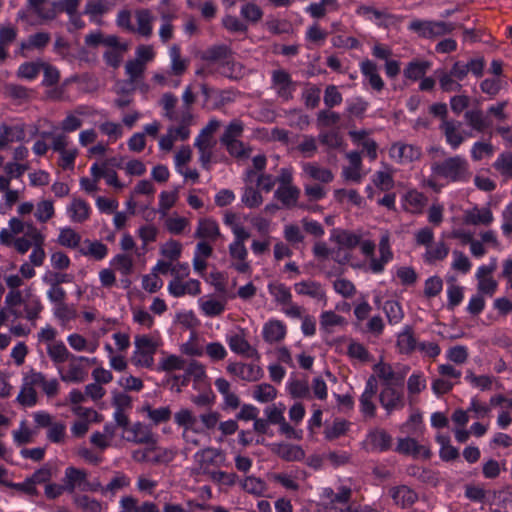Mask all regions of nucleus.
<instances>
[{"instance_id": "obj_1", "label": "nucleus", "mask_w": 512, "mask_h": 512, "mask_svg": "<svg viewBox=\"0 0 512 512\" xmlns=\"http://www.w3.org/2000/svg\"><path fill=\"white\" fill-rule=\"evenodd\" d=\"M219 413L209 411L197 416L190 408H180L174 413V423L181 430V437L187 447H197L203 438H209V431L219 422Z\"/></svg>"}, {"instance_id": "obj_2", "label": "nucleus", "mask_w": 512, "mask_h": 512, "mask_svg": "<svg viewBox=\"0 0 512 512\" xmlns=\"http://www.w3.org/2000/svg\"><path fill=\"white\" fill-rule=\"evenodd\" d=\"M431 176L427 185L436 189L434 179H442L447 183H466L471 177L470 165L461 155H454L431 165Z\"/></svg>"}, {"instance_id": "obj_3", "label": "nucleus", "mask_w": 512, "mask_h": 512, "mask_svg": "<svg viewBox=\"0 0 512 512\" xmlns=\"http://www.w3.org/2000/svg\"><path fill=\"white\" fill-rule=\"evenodd\" d=\"M363 255L369 258V270L374 274H380L384 271L385 266L393 260V251L390 247V235L384 232L381 235L378 252L379 256H374L375 243L371 240H363L359 242Z\"/></svg>"}, {"instance_id": "obj_4", "label": "nucleus", "mask_w": 512, "mask_h": 512, "mask_svg": "<svg viewBox=\"0 0 512 512\" xmlns=\"http://www.w3.org/2000/svg\"><path fill=\"white\" fill-rule=\"evenodd\" d=\"M161 345V339L157 334L136 335L134 338V351L131 357L136 367L150 368L154 364V355Z\"/></svg>"}, {"instance_id": "obj_5", "label": "nucleus", "mask_w": 512, "mask_h": 512, "mask_svg": "<svg viewBox=\"0 0 512 512\" xmlns=\"http://www.w3.org/2000/svg\"><path fill=\"white\" fill-rule=\"evenodd\" d=\"M8 311L15 318H25L35 326L36 321L44 309L40 296L31 287L25 288L21 294V300L17 306L7 307Z\"/></svg>"}, {"instance_id": "obj_6", "label": "nucleus", "mask_w": 512, "mask_h": 512, "mask_svg": "<svg viewBox=\"0 0 512 512\" xmlns=\"http://www.w3.org/2000/svg\"><path fill=\"white\" fill-rule=\"evenodd\" d=\"M178 126H170L166 134L159 138V148L169 152L173 149L176 141H184L190 136V126L193 122V115L188 109L181 110Z\"/></svg>"}, {"instance_id": "obj_7", "label": "nucleus", "mask_w": 512, "mask_h": 512, "mask_svg": "<svg viewBox=\"0 0 512 512\" xmlns=\"http://www.w3.org/2000/svg\"><path fill=\"white\" fill-rule=\"evenodd\" d=\"M351 496V489L347 486H341L338 492L330 487L322 488L320 493V502L317 505L318 512H344L348 506Z\"/></svg>"}, {"instance_id": "obj_8", "label": "nucleus", "mask_w": 512, "mask_h": 512, "mask_svg": "<svg viewBox=\"0 0 512 512\" xmlns=\"http://www.w3.org/2000/svg\"><path fill=\"white\" fill-rule=\"evenodd\" d=\"M51 148L59 154L58 165L63 170H73L75 160L79 154L78 149L72 145L70 138L64 134L51 135Z\"/></svg>"}, {"instance_id": "obj_9", "label": "nucleus", "mask_w": 512, "mask_h": 512, "mask_svg": "<svg viewBox=\"0 0 512 512\" xmlns=\"http://www.w3.org/2000/svg\"><path fill=\"white\" fill-rule=\"evenodd\" d=\"M409 30L422 38H435L452 32L455 28L453 23L445 21L415 19L409 23Z\"/></svg>"}, {"instance_id": "obj_10", "label": "nucleus", "mask_w": 512, "mask_h": 512, "mask_svg": "<svg viewBox=\"0 0 512 512\" xmlns=\"http://www.w3.org/2000/svg\"><path fill=\"white\" fill-rule=\"evenodd\" d=\"M439 128L452 150H457L466 139L472 137L471 132L466 131L462 122L457 120L442 119Z\"/></svg>"}, {"instance_id": "obj_11", "label": "nucleus", "mask_w": 512, "mask_h": 512, "mask_svg": "<svg viewBox=\"0 0 512 512\" xmlns=\"http://www.w3.org/2000/svg\"><path fill=\"white\" fill-rule=\"evenodd\" d=\"M193 458L195 463L204 472H208L211 467L219 468L228 466L225 452L215 447L200 449L194 454Z\"/></svg>"}, {"instance_id": "obj_12", "label": "nucleus", "mask_w": 512, "mask_h": 512, "mask_svg": "<svg viewBox=\"0 0 512 512\" xmlns=\"http://www.w3.org/2000/svg\"><path fill=\"white\" fill-rule=\"evenodd\" d=\"M83 361H89V358L83 356H75L73 355L68 360V365L66 368L59 366L57 368L58 375L60 379L65 383H82L87 378V370L82 365Z\"/></svg>"}, {"instance_id": "obj_13", "label": "nucleus", "mask_w": 512, "mask_h": 512, "mask_svg": "<svg viewBox=\"0 0 512 512\" xmlns=\"http://www.w3.org/2000/svg\"><path fill=\"white\" fill-rule=\"evenodd\" d=\"M63 484L66 488V491L73 492L75 489L80 490H92L96 491L100 488V485H90L87 481V473L82 470L75 468L73 466L67 467L65 469Z\"/></svg>"}, {"instance_id": "obj_14", "label": "nucleus", "mask_w": 512, "mask_h": 512, "mask_svg": "<svg viewBox=\"0 0 512 512\" xmlns=\"http://www.w3.org/2000/svg\"><path fill=\"white\" fill-rule=\"evenodd\" d=\"M379 400L381 406L387 413L401 409L404 406L402 385H388L382 387Z\"/></svg>"}, {"instance_id": "obj_15", "label": "nucleus", "mask_w": 512, "mask_h": 512, "mask_svg": "<svg viewBox=\"0 0 512 512\" xmlns=\"http://www.w3.org/2000/svg\"><path fill=\"white\" fill-rule=\"evenodd\" d=\"M226 369L231 375L247 382H255L263 377L262 368L255 363L231 362Z\"/></svg>"}, {"instance_id": "obj_16", "label": "nucleus", "mask_w": 512, "mask_h": 512, "mask_svg": "<svg viewBox=\"0 0 512 512\" xmlns=\"http://www.w3.org/2000/svg\"><path fill=\"white\" fill-rule=\"evenodd\" d=\"M389 155L399 164H409L420 158L421 149L412 144L397 142L390 147Z\"/></svg>"}, {"instance_id": "obj_17", "label": "nucleus", "mask_w": 512, "mask_h": 512, "mask_svg": "<svg viewBox=\"0 0 512 512\" xmlns=\"http://www.w3.org/2000/svg\"><path fill=\"white\" fill-rule=\"evenodd\" d=\"M294 291L301 296H307L316 302L327 304L326 292L323 285L315 280H303L294 284Z\"/></svg>"}, {"instance_id": "obj_18", "label": "nucleus", "mask_w": 512, "mask_h": 512, "mask_svg": "<svg viewBox=\"0 0 512 512\" xmlns=\"http://www.w3.org/2000/svg\"><path fill=\"white\" fill-rule=\"evenodd\" d=\"M391 442L392 437L385 430L375 428L367 434L363 447L369 452H383L390 448Z\"/></svg>"}, {"instance_id": "obj_19", "label": "nucleus", "mask_w": 512, "mask_h": 512, "mask_svg": "<svg viewBox=\"0 0 512 512\" xmlns=\"http://www.w3.org/2000/svg\"><path fill=\"white\" fill-rule=\"evenodd\" d=\"M231 266L239 273H250L251 265L247 261L248 251L245 243L231 242L229 245Z\"/></svg>"}, {"instance_id": "obj_20", "label": "nucleus", "mask_w": 512, "mask_h": 512, "mask_svg": "<svg viewBox=\"0 0 512 512\" xmlns=\"http://www.w3.org/2000/svg\"><path fill=\"white\" fill-rule=\"evenodd\" d=\"M255 176V172L252 170L247 171L245 176V186L242 189L241 202L242 204L250 209L258 208L263 203V196L259 189H256L252 185V178Z\"/></svg>"}, {"instance_id": "obj_21", "label": "nucleus", "mask_w": 512, "mask_h": 512, "mask_svg": "<svg viewBox=\"0 0 512 512\" xmlns=\"http://www.w3.org/2000/svg\"><path fill=\"white\" fill-rule=\"evenodd\" d=\"M490 404L498 407L497 425L501 429L508 428L512 423V398L503 395L491 397Z\"/></svg>"}, {"instance_id": "obj_22", "label": "nucleus", "mask_w": 512, "mask_h": 512, "mask_svg": "<svg viewBox=\"0 0 512 512\" xmlns=\"http://www.w3.org/2000/svg\"><path fill=\"white\" fill-rule=\"evenodd\" d=\"M225 340L233 353L250 357L254 353V349L247 341L244 330L231 331L226 334Z\"/></svg>"}, {"instance_id": "obj_23", "label": "nucleus", "mask_w": 512, "mask_h": 512, "mask_svg": "<svg viewBox=\"0 0 512 512\" xmlns=\"http://www.w3.org/2000/svg\"><path fill=\"white\" fill-rule=\"evenodd\" d=\"M167 290L173 297H182L185 295H198L201 291L200 282L196 279H172L167 286Z\"/></svg>"}, {"instance_id": "obj_24", "label": "nucleus", "mask_w": 512, "mask_h": 512, "mask_svg": "<svg viewBox=\"0 0 512 512\" xmlns=\"http://www.w3.org/2000/svg\"><path fill=\"white\" fill-rule=\"evenodd\" d=\"M377 392V382L374 376H371L365 385V389L360 397V410L365 417L372 418L376 412L374 397Z\"/></svg>"}, {"instance_id": "obj_25", "label": "nucleus", "mask_w": 512, "mask_h": 512, "mask_svg": "<svg viewBox=\"0 0 512 512\" xmlns=\"http://www.w3.org/2000/svg\"><path fill=\"white\" fill-rule=\"evenodd\" d=\"M66 214L71 222L83 223L90 217L91 206L84 199L73 197L66 206Z\"/></svg>"}, {"instance_id": "obj_26", "label": "nucleus", "mask_w": 512, "mask_h": 512, "mask_svg": "<svg viewBox=\"0 0 512 512\" xmlns=\"http://www.w3.org/2000/svg\"><path fill=\"white\" fill-rule=\"evenodd\" d=\"M8 227L15 237L20 234L30 237L34 241L44 242V235L40 230L31 222H24L18 217H13L9 220Z\"/></svg>"}, {"instance_id": "obj_27", "label": "nucleus", "mask_w": 512, "mask_h": 512, "mask_svg": "<svg viewBox=\"0 0 512 512\" xmlns=\"http://www.w3.org/2000/svg\"><path fill=\"white\" fill-rule=\"evenodd\" d=\"M262 337L269 344H276L284 340L287 327L281 320L270 319L262 327Z\"/></svg>"}, {"instance_id": "obj_28", "label": "nucleus", "mask_w": 512, "mask_h": 512, "mask_svg": "<svg viewBox=\"0 0 512 512\" xmlns=\"http://www.w3.org/2000/svg\"><path fill=\"white\" fill-rule=\"evenodd\" d=\"M125 439L137 444H154L156 442L151 429L140 422L133 424L125 430Z\"/></svg>"}, {"instance_id": "obj_29", "label": "nucleus", "mask_w": 512, "mask_h": 512, "mask_svg": "<svg viewBox=\"0 0 512 512\" xmlns=\"http://www.w3.org/2000/svg\"><path fill=\"white\" fill-rule=\"evenodd\" d=\"M373 370L383 387L403 384L404 375L397 373L389 363L380 361L374 365Z\"/></svg>"}, {"instance_id": "obj_30", "label": "nucleus", "mask_w": 512, "mask_h": 512, "mask_svg": "<svg viewBox=\"0 0 512 512\" xmlns=\"http://www.w3.org/2000/svg\"><path fill=\"white\" fill-rule=\"evenodd\" d=\"M396 450L401 454L410 455L415 458L422 457L427 459L431 455L430 449L426 445L419 444L410 437L398 439Z\"/></svg>"}, {"instance_id": "obj_31", "label": "nucleus", "mask_w": 512, "mask_h": 512, "mask_svg": "<svg viewBox=\"0 0 512 512\" xmlns=\"http://www.w3.org/2000/svg\"><path fill=\"white\" fill-rule=\"evenodd\" d=\"M348 165L342 169V177L345 181L359 183L364 173L362 172V161L358 152H350L347 154Z\"/></svg>"}, {"instance_id": "obj_32", "label": "nucleus", "mask_w": 512, "mask_h": 512, "mask_svg": "<svg viewBox=\"0 0 512 512\" xmlns=\"http://www.w3.org/2000/svg\"><path fill=\"white\" fill-rule=\"evenodd\" d=\"M494 220L493 213L488 207L474 206L464 211L463 221L468 225H490Z\"/></svg>"}, {"instance_id": "obj_33", "label": "nucleus", "mask_w": 512, "mask_h": 512, "mask_svg": "<svg viewBox=\"0 0 512 512\" xmlns=\"http://www.w3.org/2000/svg\"><path fill=\"white\" fill-rule=\"evenodd\" d=\"M136 25H133L131 32L142 37L149 38L153 33L154 16L148 9H138L134 12Z\"/></svg>"}, {"instance_id": "obj_34", "label": "nucleus", "mask_w": 512, "mask_h": 512, "mask_svg": "<svg viewBox=\"0 0 512 512\" xmlns=\"http://www.w3.org/2000/svg\"><path fill=\"white\" fill-rule=\"evenodd\" d=\"M106 244L98 240L85 239L80 245L78 252L80 255L88 257L94 261H101L108 255Z\"/></svg>"}, {"instance_id": "obj_35", "label": "nucleus", "mask_w": 512, "mask_h": 512, "mask_svg": "<svg viewBox=\"0 0 512 512\" xmlns=\"http://www.w3.org/2000/svg\"><path fill=\"white\" fill-rule=\"evenodd\" d=\"M4 282L9 288V292L5 296L6 307L17 306L23 293V290L19 289L23 285V278L18 274H7L4 276Z\"/></svg>"}, {"instance_id": "obj_36", "label": "nucleus", "mask_w": 512, "mask_h": 512, "mask_svg": "<svg viewBox=\"0 0 512 512\" xmlns=\"http://www.w3.org/2000/svg\"><path fill=\"white\" fill-rule=\"evenodd\" d=\"M389 494L394 503L402 508L412 506L418 499L416 492L406 485L392 487Z\"/></svg>"}, {"instance_id": "obj_37", "label": "nucleus", "mask_w": 512, "mask_h": 512, "mask_svg": "<svg viewBox=\"0 0 512 512\" xmlns=\"http://www.w3.org/2000/svg\"><path fill=\"white\" fill-rule=\"evenodd\" d=\"M35 383H31L30 372L23 377V383L16 401L23 407H32L37 403Z\"/></svg>"}, {"instance_id": "obj_38", "label": "nucleus", "mask_w": 512, "mask_h": 512, "mask_svg": "<svg viewBox=\"0 0 512 512\" xmlns=\"http://www.w3.org/2000/svg\"><path fill=\"white\" fill-rule=\"evenodd\" d=\"M31 383H35V386L42 388L43 392L48 397H54L59 391V382L56 378L48 379L43 373L37 371H30Z\"/></svg>"}, {"instance_id": "obj_39", "label": "nucleus", "mask_w": 512, "mask_h": 512, "mask_svg": "<svg viewBox=\"0 0 512 512\" xmlns=\"http://www.w3.org/2000/svg\"><path fill=\"white\" fill-rule=\"evenodd\" d=\"M272 81L273 88L280 97L288 99L291 96L293 85L288 73L283 70L274 71Z\"/></svg>"}, {"instance_id": "obj_40", "label": "nucleus", "mask_w": 512, "mask_h": 512, "mask_svg": "<svg viewBox=\"0 0 512 512\" xmlns=\"http://www.w3.org/2000/svg\"><path fill=\"white\" fill-rule=\"evenodd\" d=\"M274 452L286 461H301L305 452L301 446L290 443H279L274 445Z\"/></svg>"}, {"instance_id": "obj_41", "label": "nucleus", "mask_w": 512, "mask_h": 512, "mask_svg": "<svg viewBox=\"0 0 512 512\" xmlns=\"http://www.w3.org/2000/svg\"><path fill=\"white\" fill-rule=\"evenodd\" d=\"M427 198L417 190H409L402 199L403 208L410 213H420L425 207Z\"/></svg>"}, {"instance_id": "obj_42", "label": "nucleus", "mask_w": 512, "mask_h": 512, "mask_svg": "<svg viewBox=\"0 0 512 512\" xmlns=\"http://www.w3.org/2000/svg\"><path fill=\"white\" fill-rule=\"evenodd\" d=\"M46 352L57 368L62 366L63 363L67 362L73 356L61 340L49 344V346L46 347Z\"/></svg>"}, {"instance_id": "obj_43", "label": "nucleus", "mask_w": 512, "mask_h": 512, "mask_svg": "<svg viewBox=\"0 0 512 512\" xmlns=\"http://www.w3.org/2000/svg\"><path fill=\"white\" fill-rule=\"evenodd\" d=\"M300 196V189L294 186H278L274 192V197L286 208H292L297 205Z\"/></svg>"}, {"instance_id": "obj_44", "label": "nucleus", "mask_w": 512, "mask_h": 512, "mask_svg": "<svg viewBox=\"0 0 512 512\" xmlns=\"http://www.w3.org/2000/svg\"><path fill=\"white\" fill-rule=\"evenodd\" d=\"M68 345L76 352L95 353L99 347L97 340L89 341L78 333H72L67 336Z\"/></svg>"}, {"instance_id": "obj_45", "label": "nucleus", "mask_w": 512, "mask_h": 512, "mask_svg": "<svg viewBox=\"0 0 512 512\" xmlns=\"http://www.w3.org/2000/svg\"><path fill=\"white\" fill-rule=\"evenodd\" d=\"M81 235L73 228L65 226L59 228L57 243L65 248L76 249L80 247Z\"/></svg>"}, {"instance_id": "obj_46", "label": "nucleus", "mask_w": 512, "mask_h": 512, "mask_svg": "<svg viewBox=\"0 0 512 512\" xmlns=\"http://www.w3.org/2000/svg\"><path fill=\"white\" fill-rule=\"evenodd\" d=\"M396 345L399 352L403 354H409L418 347L411 327L405 326L402 331L397 334Z\"/></svg>"}, {"instance_id": "obj_47", "label": "nucleus", "mask_w": 512, "mask_h": 512, "mask_svg": "<svg viewBox=\"0 0 512 512\" xmlns=\"http://www.w3.org/2000/svg\"><path fill=\"white\" fill-rule=\"evenodd\" d=\"M346 319L334 311H324L320 315V327L326 333H333L336 328L344 327Z\"/></svg>"}, {"instance_id": "obj_48", "label": "nucleus", "mask_w": 512, "mask_h": 512, "mask_svg": "<svg viewBox=\"0 0 512 512\" xmlns=\"http://www.w3.org/2000/svg\"><path fill=\"white\" fill-rule=\"evenodd\" d=\"M373 184L381 191H389L394 187V169L384 166L372 176Z\"/></svg>"}, {"instance_id": "obj_49", "label": "nucleus", "mask_w": 512, "mask_h": 512, "mask_svg": "<svg viewBox=\"0 0 512 512\" xmlns=\"http://www.w3.org/2000/svg\"><path fill=\"white\" fill-rule=\"evenodd\" d=\"M329 241L335 245H341L350 251L351 248L359 244L360 238L354 233L334 229L330 234Z\"/></svg>"}, {"instance_id": "obj_50", "label": "nucleus", "mask_w": 512, "mask_h": 512, "mask_svg": "<svg viewBox=\"0 0 512 512\" xmlns=\"http://www.w3.org/2000/svg\"><path fill=\"white\" fill-rule=\"evenodd\" d=\"M220 235L218 224L212 219L198 221L195 237L214 241Z\"/></svg>"}, {"instance_id": "obj_51", "label": "nucleus", "mask_w": 512, "mask_h": 512, "mask_svg": "<svg viewBox=\"0 0 512 512\" xmlns=\"http://www.w3.org/2000/svg\"><path fill=\"white\" fill-rule=\"evenodd\" d=\"M360 67L370 86L377 91H381L384 87V82L377 72L376 65L372 61L366 60L361 63Z\"/></svg>"}, {"instance_id": "obj_52", "label": "nucleus", "mask_w": 512, "mask_h": 512, "mask_svg": "<svg viewBox=\"0 0 512 512\" xmlns=\"http://www.w3.org/2000/svg\"><path fill=\"white\" fill-rule=\"evenodd\" d=\"M303 172L306 176L322 183H329L334 179V175L328 168L321 167L315 163H305Z\"/></svg>"}, {"instance_id": "obj_53", "label": "nucleus", "mask_w": 512, "mask_h": 512, "mask_svg": "<svg viewBox=\"0 0 512 512\" xmlns=\"http://www.w3.org/2000/svg\"><path fill=\"white\" fill-rule=\"evenodd\" d=\"M286 389L293 398L308 399L311 396L310 385L305 379L289 378Z\"/></svg>"}, {"instance_id": "obj_54", "label": "nucleus", "mask_w": 512, "mask_h": 512, "mask_svg": "<svg viewBox=\"0 0 512 512\" xmlns=\"http://www.w3.org/2000/svg\"><path fill=\"white\" fill-rule=\"evenodd\" d=\"M202 313L207 317H215L225 310V302L213 297H201L198 300Z\"/></svg>"}, {"instance_id": "obj_55", "label": "nucleus", "mask_w": 512, "mask_h": 512, "mask_svg": "<svg viewBox=\"0 0 512 512\" xmlns=\"http://www.w3.org/2000/svg\"><path fill=\"white\" fill-rule=\"evenodd\" d=\"M432 63L427 60H413L408 63L404 69V76L410 80L416 81L424 77L431 68Z\"/></svg>"}, {"instance_id": "obj_56", "label": "nucleus", "mask_w": 512, "mask_h": 512, "mask_svg": "<svg viewBox=\"0 0 512 512\" xmlns=\"http://www.w3.org/2000/svg\"><path fill=\"white\" fill-rule=\"evenodd\" d=\"M335 201L342 205L361 206L362 196L355 189H336L333 193Z\"/></svg>"}, {"instance_id": "obj_57", "label": "nucleus", "mask_w": 512, "mask_h": 512, "mask_svg": "<svg viewBox=\"0 0 512 512\" xmlns=\"http://www.w3.org/2000/svg\"><path fill=\"white\" fill-rule=\"evenodd\" d=\"M75 505L84 512H107V505L87 495L74 497Z\"/></svg>"}, {"instance_id": "obj_58", "label": "nucleus", "mask_w": 512, "mask_h": 512, "mask_svg": "<svg viewBox=\"0 0 512 512\" xmlns=\"http://www.w3.org/2000/svg\"><path fill=\"white\" fill-rule=\"evenodd\" d=\"M55 215L54 201L51 199H41L35 205L34 217L40 223H46Z\"/></svg>"}, {"instance_id": "obj_59", "label": "nucleus", "mask_w": 512, "mask_h": 512, "mask_svg": "<svg viewBox=\"0 0 512 512\" xmlns=\"http://www.w3.org/2000/svg\"><path fill=\"white\" fill-rule=\"evenodd\" d=\"M52 314L61 326L67 325L76 318V310L66 302L52 306Z\"/></svg>"}, {"instance_id": "obj_60", "label": "nucleus", "mask_w": 512, "mask_h": 512, "mask_svg": "<svg viewBox=\"0 0 512 512\" xmlns=\"http://www.w3.org/2000/svg\"><path fill=\"white\" fill-rule=\"evenodd\" d=\"M107 48H109V50L104 54L106 63L112 67H118L122 61L124 52L128 49V45L120 42L117 37V44L108 45Z\"/></svg>"}, {"instance_id": "obj_61", "label": "nucleus", "mask_w": 512, "mask_h": 512, "mask_svg": "<svg viewBox=\"0 0 512 512\" xmlns=\"http://www.w3.org/2000/svg\"><path fill=\"white\" fill-rule=\"evenodd\" d=\"M268 291L277 304H290L292 294L290 289L285 284L280 282H272L268 285Z\"/></svg>"}, {"instance_id": "obj_62", "label": "nucleus", "mask_w": 512, "mask_h": 512, "mask_svg": "<svg viewBox=\"0 0 512 512\" xmlns=\"http://www.w3.org/2000/svg\"><path fill=\"white\" fill-rule=\"evenodd\" d=\"M109 11V5L105 0H91L86 3L84 13L94 23H100V17Z\"/></svg>"}, {"instance_id": "obj_63", "label": "nucleus", "mask_w": 512, "mask_h": 512, "mask_svg": "<svg viewBox=\"0 0 512 512\" xmlns=\"http://www.w3.org/2000/svg\"><path fill=\"white\" fill-rule=\"evenodd\" d=\"M0 136L6 142L11 144L13 142H21L25 138V131L19 125H7L5 123L0 125Z\"/></svg>"}, {"instance_id": "obj_64", "label": "nucleus", "mask_w": 512, "mask_h": 512, "mask_svg": "<svg viewBox=\"0 0 512 512\" xmlns=\"http://www.w3.org/2000/svg\"><path fill=\"white\" fill-rule=\"evenodd\" d=\"M493 168L503 177L512 178V153H500L493 163Z\"/></svg>"}]
</instances>
